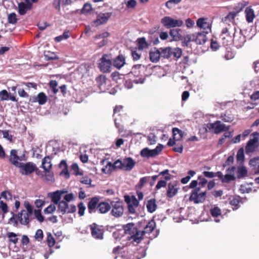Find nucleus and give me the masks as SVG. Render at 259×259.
I'll use <instances>...</instances> for the list:
<instances>
[{"label": "nucleus", "instance_id": "nucleus-1", "mask_svg": "<svg viewBox=\"0 0 259 259\" xmlns=\"http://www.w3.org/2000/svg\"><path fill=\"white\" fill-rule=\"evenodd\" d=\"M124 233L127 235V239L132 242L140 243L144 235L142 231L138 230L135 224L130 223L123 226Z\"/></svg>", "mask_w": 259, "mask_h": 259}, {"label": "nucleus", "instance_id": "nucleus-2", "mask_svg": "<svg viewBox=\"0 0 259 259\" xmlns=\"http://www.w3.org/2000/svg\"><path fill=\"white\" fill-rule=\"evenodd\" d=\"M124 200L127 204L128 213L137 216L138 214L136 212V209L139 205V200L135 196H130L128 195L124 196Z\"/></svg>", "mask_w": 259, "mask_h": 259}, {"label": "nucleus", "instance_id": "nucleus-3", "mask_svg": "<svg viewBox=\"0 0 259 259\" xmlns=\"http://www.w3.org/2000/svg\"><path fill=\"white\" fill-rule=\"evenodd\" d=\"M111 214L112 216L115 218L121 217L124 212L123 202L119 200L111 201Z\"/></svg>", "mask_w": 259, "mask_h": 259}, {"label": "nucleus", "instance_id": "nucleus-4", "mask_svg": "<svg viewBox=\"0 0 259 259\" xmlns=\"http://www.w3.org/2000/svg\"><path fill=\"white\" fill-rule=\"evenodd\" d=\"M200 190V188H195V189L191 192L189 197V200L190 201H193L195 204L203 203L205 201L206 192L205 191L198 194Z\"/></svg>", "mask_w": 259, "mask_h": 259}, {"label": "nucleus", "instance_id": "nucleus-5", "mask_svg": "<svg viewBox=\"0 0 259 259\" xmlns=\"http://www.w3.org/2000/svg\"><path fill=\"white\" fill-rule=\"evenodd\" d=\"M107 54H104L100 59L98 67L100 70L103 73H109L111 71L112 67V60L108 58Z\"/></svg>", "mask_w": 259, "mask_h": 259}, {"label": "nucleus", "instance_id": "nucleus-6", "mask_svg": "<svg viewBox=\"0 0 259 259\" xmlns=\"http://www.w3.org/2000/svg\"><path fill=\"white\" fill-rule=\"evenodd\" d=\"M161 23L167 28L171 27H180L183 22L181 20L174 19L169 16L164 17L161 20Z\"/></svg>", "mask_w": 259, "mask_h": 259}, {"label": "nucleus", "instance_id": "nucleus-7", "mask_svg": "<svg viewBox=\"0 0 259 259\" xmlns=\"http://www.w3.org/2000/svg\"><path fill=\"white\" fill-rule=\"evenodd\" d=\"M18 167L21 169L20 172L23 175H29L36 169V165L32 162H28L26 163H20Z\"/></svg>", "mask_w": 259, "mask_h": 259}, {"label": "nucleus", "instance_id": "nucleus-8", "mask_svg": "<svg viewBox=\"0 0 259 259\" xmlns=\"http://www.w3.org/2000/svg\"><path fill=\"white\" fill-rule=\"evenodd\" d=\"M91 231L92 236L97 239H102L103 238L104 230L102 226H100L96 223H93L90 225Z\"/></svg>", "mask_w": 259, "mask_h": 259}, {"label": "nucleus", "instance_id": "nucleus-9", "mask_svg": "<svg viewBox=\"0 0 259 259\" xmlns=\"http://www.w3.org/2000/svg\"><path fill=\"white\" fill-rule=\"evenodd\" d=\"M233 43L237 48H241L245 41V37L241 32L235 31L233 33Z\"/></svg>", "mask_w": 259, "mask_h": 259}, {"label": "nucleus", "instance_id": "nucleus-10", "mask_svg": "<svg viewBox=\"0 0 259 259\" xmlns=\"http://www.w3.org/2000/svg\"><path fill=\"white\" fill-rule=\"evenodd\" d=\"M111 16V13H101L97 15V18L93 21V23L96 26L104 24L107 22Z\"/></svg>", "mask_w": 259, "mask_h": 259}, {"label": "nucleus", "instance_id": "nucleus-11", "mask_svg": "<svg viewBox=\"0 0 259 259\" xmlns=\"http://www.w3.org/2000/svg\"><path fill=\"white\" fill-rule=\"evenodd\" d=\"M206 126L210 132L215 134L223 132L225 128V125L222 124L220 121H217L214 123H208Z\"/></svg>", "mask_w": 259, "mask_h": 259}, {"label": "nucleus", "instance_id": "nucleus-12", "mask_svg": "<svg viewBox=\"0 0 259 259\" xmlns=\"http://www.w3.org/2000/svg\"><path fill=\"white\" fill-rule=\"evenodd\" d=\"M32 216L26 212L25 210H22L18 213V219L20 223L22 225L28 226L31 221Z\"/></svg>", "mask_w": 259, "mask_h": 259}, {"label": "nucleus", "instance_id": "nucleus-13", "mask_svg": "<svg viewBox=\"0 0 259 259\" xmlns=\"http://www.w3.org/2000/svg\"><path fill=\"white\" fill-rule=\"evenodd\" d=\"M149 60L154 63H156L159 61L160 59V50L156 47L151 48L149 52Z\"/></svg>", "mask_w": 259, "mask_h": 259}, {"label": "nucleus", "instance_id": "nucleus-14", "mask_svg": "<svg viewBox=\"0 0 259 259\" xmlns=\"http://www.w3.org/2000/svg\"><path fill=\"white\" fill-rule=\"evenodd\" d=\"M178 183L177 182H170L168 184V188L166 192V196L168 198H172L178 191Z\"/></svg>", "mask_w": 259, "mask_h": 259}, {"label": "nucleus", "instance_id": "nucleus-15", "mask_svg": "<svg viewBox=\"0 0 259 259\" xmlns=\"http://www.w3.org/2000/svg\"><path fill=\"white\" fill-rule=\"evenodd\" d=\"M100 203L99 198L97 196L92 197L88 204V211L90 213L95 212Z\"/></svg>", "mask_w": 259, "mask_h": 259}, {"label": "nucleus", "instance_id": "nucleus-16", "mask_svg": "<svg viewBox=\"0 0 259 259\" xmlns=\"http://www.w3.org/2000/svg\"><path fill=\"white\" fill-rule=\"evenodd\" d=\"M58 204V211H59L62 214L66 213H72L75 212L76 210V208L75 205L71 204L70 210H66L65 209V206H66V202L64 200L61 201Z\"/></svg>", "mask_w": 259, "mask_h": 259}, {"label": "nucleus", "instance_id": "nucleus-17", "mask_svg": "<svg viewBox=\"0 0 259 259\" xmlns=\"http://www.w3.org/2000/svg\"><path fill=\"white\" fill-rule=\"evenodd\" d=\"M258 142V138L254 137L253 139H250L245 147V152L247 154L253 152L257 146L256 144Z\"/></svg>", "mask_w": 259, "mask_h": 259}, {"label": "nucleus", "instance_id": "nucleus-18", "mask_svg": "<svg viewBox=\"0 0 259 259\" xmlns=\"http://www.w3.org/2000/svg\"><path fill=\"white\" fill-rule=\"evenodd\" d=\"M193 41H195L197 45L204 44L207 39L205 32H198L192 34Z\"/></svg>", "mask_w": 259, "mask_h": 259}, {"label": "nucleus", "instance_id": "nucleus-19", "mask_svg": "<svg viewBox=\"0 0 259 259\" xmlns=\"http://www.w3.org/2000/svg\"><path fill=\"white\" fill-rule=\"evenodd\" d=\"M112 63L114 67L120 69L125 64V57L122 54H119L113 60Z\"/></svg>", "mask_w": 259, "mask_h": 259}, {"label": "nucleus", "instance_id": "nucleus-20", "mask_svg": "<svg viewBox=\"0 0 259 259\" xmlns=\"http://www.w3.org/2000/svg\"><path fill=\"white\" fill-rule=\"evenodd\" d=\"M19 160H20V159L17 154V151L15 149L11 150L9 157L10 162L15 166L18 167L20 164V163L19 162Z\"/></svg>", "mask_w": 259, "mask_h": 259}, {"label": "nucleus", "instance_id": "nucleus-21", "mask_svg": "<svg viewBox=\"0 0 259 259\" xmlns=\"http://www.w3.org/2000/svg\"><path fill=\"white\" fill-rule=\"evenodd\" d=\"M111 209V203L105 201L100 202L97 207V211L102 214L108 212Z\"/></svg>", "mask_w": 259, "mask_h": 259}, {"label": "nucleus", "instance_id": "nucleus-22", "mask_svg": "<svg viewBox=\"0 0 259 259\" xmlns=\"http://www.w3.org/2000/svg\"><path fill=\"white\" fill-rule=\"evenodd\" d=\"M244 5L242 3H238L234 7V11L230 12L228 14V19H233L237 14L242 10Z\"/></svg>", "mask_w": 259, "mask_h": 259}, {"label": "nucleus", "instance_id": "nucleus-23", "mask_svg": "<svg viewBox=\"0 0 259 259\" xmlns=\"http://www.w3.org/2000/svg\"><path fill=\"white\" fill-rule=\"evenodd\" d=\"M41 167L44 169L45 172H49L52 167L51 163V157L50 156H46L42 160Z\"/></svg>", "mask_w": 259, "mask_h": 259}, {"label": "nucleus", "instance_id": "nucleus-24", "mask_svg": "<svg viewBox=\"0 0 259 259\" xmlns=\"http://www.w3.org/2000/svg\"><path fill=\"white\" fill-rule=\"evenodd\" d=\"M124 170L130 171L135 166L136 162L131 157H127L123 161Z\"/></svg>", "mask_w": 259, "mask_h": 259}, {"label": "nucleus", "instance_id": "nucleus-25", "mask_svg": "<svg viewBox=\"0 0 259 259\" xmlns=\"http://www.w3.org/2000/svg\"><path fill=\"white\" fill-rule=\"evenodd\" d=\"M65 191L57 190L51 193V197L52 201L55 204H57L60 202L61 196L63 194L66 193Z\"/></svg>", "mask_w": 259, "mask_h": 259}, {"label": "nucleus", "instance_id": "nucleus-26", "mask_svg": "<svg viewBox=\"0 0 259 259\" xmlns=\"http://www.w3.org/2000/svg\"><path fill=\"white\" fill-rule=\"evenodd\" d=\"M156 227V223L154 219H152L148 222L144 227V230L142 231L144 234L146 233L149 234L153 232Z\"/></svg>", "mask_w": 259, "mask_h": 259}, {"label": "nucleus", "instance_id": "nucleus-27", "mask_svg": "<svg viewBox=\"0 0 259 259\" xmlns=\"http://www.w3.org/2000/svg\"><path fill=\"white\" fill-rule=\"evenodd\" d=\"M146 207L147 211L149 212H154L156 210L157 207L156 200L154 198H152L148 200L146 203Z\"/></svg>", "mask_w": 259, "mask_h": 259}, {"label": "nucleus", "instance_id": "nucleus-28", "mask_svg": "<svg viewBox=\"0 0 259 259\" xmlns=\"http://www.w3.org/2000/svg\"><path fill=\"white\" fill-rule=\"evenodd\" d=\"M246 20L248 23L252 22L255 18L254 10L250 7H247L245 10Z\"/></svg>", "mask_w": 259, "mask_h": 259}, {"label": "nucleus", "instance_id": "nucleus-29", "mask_svg": "<svg viewBox=\"0 0 259 259\" xmlns=\"http://www.w3.org/2000/svg\"><path fill=\"white\" fill-rule=\"evenodd\" d=\"M31 7H30V5L27 6L23 2H21L18 4V13L20 15H24L28 10H30L31 9Z\"/></svg>", "mask_w": 259, "mask_h": 259}, {"label": "nucleus", "instance_id": "nucleus-30", "mask_svg": "<svg viewBox=\"0 0 259 259\" xmlns=\"http://www.w3.org/2000/svg\"><path fill=\"white\" fill-rule=\"evenodd\" d=\"M160 58L163 59H168L171 56V48L166 47L164 48H160L159 49Z\"/></svg>", "mask_w": 259, "mask_h": 259}, {"label": "nucleus", "instance_id": "nucleus-31", "mask_svg": "<svg viewBox=\"0 0 259 259\" xmlns=\"http://www.w3.org/2000/svg\"><path fill=\"white\" fill-rule=\"evenodd\" d=\"M48 101V97L43 92L39 93L36 97H34L33 102H37L39 105L45 104Z\"/></svg>", "mask_w": 259, "mask_h": 259}, {"label": "nucleus", "instance_id": "nucleus-32", "mask_svg": "<svg viewBox=\"0 0 259 259\" xmlns=\"http://www.w3.org/2000/svg\"><path fill=\"white\" fill-rule=\"evenodd\" d=\"M248 170L244 166H239L237 167L236 174L238 179L243 178L247 176Z\"/></svg>", "mask_w": 259, "mask_h": 259}, {"label": "nucleus", "instance_id": "nucleus-33", "mask_svg": "<svg viewBox=\"0 0 259 259\" xmlns=\"http://www.w3.org/2000/svg\"><path fill=\"white\" fill-rule=\"evenodd\" d=\"M138 42V49L139 50H143L144 49H147L149 45L147 42L146 38L144 37L139 38L137 39Z\"/></svg>", "mask_w": 259, "mask_h": 259}, {"label": "nucleus", "instance_id": "nucleus-34", "mask_svg": "<svg viewBox=\"0 0 259 259\" xmlns=\"http://www.w3.org/2000/svg\"><path fill=\"white\" fill-rule=\"evenodd\" d=\"M155 151L149 149L148 148H145L143 149L140 152L141 156L143 157H154V154Z\"/></svg>", "mask_w": 259, "mask_h": 259}, {"label": "nucleus", "instance_id": "nucleus-35", "mask_svg": "<svg viewBox=\"0 0 259 259\" xmlns=\"http://www.w3.org/2000/svg\"><path fill=\"white\" fill-rule=\"evenodd\" d=\"M181 30L179 28L171 29L169 32L170 36L174 40H179L181 39L182 35L180 33Z\"/></svg>", "mask_w": 259, "mask_h": 259}, {"label": "nucleus", "instance_id": "nucleus-36", "mask_svg": "<svg viewBox=\"0 0 259 259\" xmlns=\"http://www.w3.org/2000/svg\"><path fill=\"white\" fill-rule=\"evenodd\" d=\"M173 138L175 140L180 141L183 136V132L177 127H174L172 128Z\"/></svg>", "mask_w": 259, "mask_h": 259}, {"label": "nucleus", "instance_id": "nucleus-37", "mask_svg": "<svg viewBox=\"0 0 259 259\" xmlns=\"http://www.w3.org/2000/svg\"><path fill=\"white\" fill-rule=\"evenodd\" d=\"M45 59L47 61L56 60L59 59L58 56L54 52L50 51H45L44 52Z\"/></svg>", "mask_w": 259, "mask_h": 259}, {"label": "nucleus", "instance_id": "nucleus-38", "mask_svg": "<svg viewBox=\"0 0 259 259\" xmlns=\"http://www.w3.org/2000/svg\"><path fill=\"white\" fill-rule=\"evenodd\" d=\"M93 11V9L91 4L87 3L84 4L83 8L81 10V14L87 15Z\"/></svg>", "mask_w": 259, "mask_h": 259}, {"label": "nucleus", "instance_id": "nucleus-39", "mask_svg": "<svg viewBox=\"0 0 259 259\" xmlns=\"http://www.w3.org/2000/svg\"><path fill=\"white\" fill-rule=\"evenodd\" d=\"M241 201V198L239 196L233 197L230 201V204L234 206L233 207V210H236L239 207V204Z\"/></svg>", "mask_w": 259, "mask_h": 259}, {"label": "nucleus", "instance_id": "nucleus-40", "mask_svg": "<svg viewBox=\"0 0 259 259\" xmlns=\"http://www.w3.org/2000/svg\"><path fill=\"white\" fill-rule=\"evenodd\" d=\"M7 236L9 238V240L10 242L13 243L14 244H17L18 241V238H17V235L14 232H8L7 233Z\"/></svg>", "mask_w": 259, "mask_h": 259}, {"label": "nucleus", "instance_id": "nucleus-41", "mask_svg": "<svg viewBox=\"0 0 259 259\" xmlns=\"http://www.w3.org/2000/svg\"><path fill=\"white\" fill-rule=\"evenodd\" d=\"M150 177H144L140 179L139 183L136 185V188L139 189H141L144 185L148 183L149 181Z\"/></svg>", "mask_w": 259, "mask_h": 259}, {"label": "nucleus", "instance_id": "nucleus-42", "mask_svg": "<svg viewBox=\"0 0 259 259\" xmlns=\"http://www.w3.org/2000/svg\"><path fill=\"white\" fill-rule=\"evenodd\" d=\"M113 170L112 163L108 161L106 166L102 168V171L106 174H110Z\"/></svg>", "mask_w": 259, "mask_h": 259}, {"label": "nucleus", "instance_id": "nucleus-43", "mask_svg": "<svg viewBox=\"0 0 259 259\" xmlns=\"http://www.w3.org/2000/svg\"><path fill=\"white\" fill-rule=\"evenodd\" d=\"M196 172L195 171L190 170L188 172V176L186 177L182 178L181 180V182L182 184H187L189 180H190L191 178L194 176L195 175Z\"/></svg>", "mask_w": 259, "mask_h": 259}, {"label": "nucleus", "instance_id": "nucleus-44", "mask_svg": "<svg viewBox=\"0 0 259 259\" xmlns=\"http://www.w3.org/2000/svg\"><path fill=\"white\" fill-rule=\"evenodd\" d=\"M182 55V50L181 49L179 48H174V49H171V55H173L176 60L180 58Z\"/></svg>", "mask_w": 259, "mask_h": 259}, {"label": "nucleus", "instance_id": "nucleus-45", "mask_svg": "<svg viewBox=\"0 0 259 259\" xmlns=\"http://www.w3.org/2000/svg\"><path fill=\"white\" fill-rule=\"evenodd\" d=\"M141 67V65L140 64L134 65L133 67L132 70L130 72V73L133 74L135 76H139L140 74V69Z\"/></svg>", "mask_w": 259, "mask_h": 259}, {"label": "nucleus", "instance_id": "nucleus-46", "mask_svg": "<svg viewBox=\"0 0 259 259\" xmlns=\"http://www.w3.org/2000/svg\"><path fill=\"white\" fill-rule=\"evenodd\" d=\"M182 0H168L165 3V6L168 9H171L174 6L179 4Z\"/></svg>", "mask_w": 259, "mask_h": 259}, {"label": "nucleus", "instance_id": "nucleus-47", "mask_svg": "<svg viewBox=\"0 0 259 259\" xmlns=\"http://www.w3.org/2000/svg\"><path fill=\"white\" fill-rule=\"evenodd\" d=\"M210 212L211 215L213 217H217L221 214V209L218 206H215L210 209Z\"/></svg>", "mask_w": 259, "mask_h": 259}, {"label": "nucleus", "instance_id": "nucleus-48", "mask_svg": "<svg viewBox=\"0 0 259 259\" xmlns=\"http://www.w3.org/2000/svg\"><path fill=\"white\" fill-rule=\"evenodd\" d=\"M45 180L48 182L53 183L55 181V178L53 172H51L50 171L47 172H45Z\"/></svg>", "mask_w": 259, "mask_h": 259}, {"label": "nucleus", "instance_id": "nucleus-49", "mask_svg": "<svg viewBox=\"0 0 259 259\" xmlns=\"http://www.w3.org/2000/svg\"><path fill=\"white\" fill-rule=\"evenodd\" d=\"M123 162L118 159L112 163L113 169H124Z\"/></svg>", "mask_w": 259, "mask_h": 259}, {"label": "nucleus", "instance_id": "nucleus-50", "mask_svg": "<svg viewBox=\"0 0 259 259\" xmlns=\"http://www.w3.org/2000/svg\"><path fill=\"white\" fill-rule=\"evenodd\" d=\"M11 213L12 214V217L9 219V223H12L13 224V226L14 227H17L18 225V214H16L13 212H12Z\"/></svg>", "mask_w": 259, "mask_h": 259}, {"label": "nucleus", "instance_id": "nucleus-51", "mask_svg": "<svg viewBox=\"0 0 259 259\" xmlns=\"http://www.w3.org/2000/svg\"><path fill=\"white\" fill-rule=\"evenodd\" d=\"M96 81L99 86H101L105 84L106 81V77L104 75H100L96 77Z\"/></svg>", "mask_w": 259, "mask_h": 259}, {"label": "nucleus", "instance_id": "nucleus-52", "mask_svg": "<svg viewBox=\"0 0 259 259\" xmlns=\"http://www.w3.org/2000/svg\"><path fill=\"white\" fill-rule=\"evenodd\" d=\"M8 22L9 23L15 24L17 22L16 14L15 13H12L8 15Z\"/></svg>", "mask_w": 259, "mask_h": 259}, {"label": "nucleus", "instance_id": "nucleus-53", "mask_svg": "<svg viewBox=\"0 0 259 259\" xmlns=\"http://www.w3.org/2000/svg\"><path fill=\"white\" fill-rule=\"evenodd\" d=\"M50 87L52 89L54 94H56L58 92V89H57L58 85L57 81L55 80H52L49 83Z\"/></svg>", "mask_w": 259, "mask_h": 259}, {"label": "nucleus", "instance_id": "nucleus-54", "mask_svg": "<svg viewBox=\"0 0 259 259\" xmlns=\"http://www.w3.org/2000/svg\"><path fill=\"white\" fill-rule=\"evenodd\" d=\"M24 206L26 209V212L32 216L33 211V206L28 201L24 202Z\"/></svg>", "mask_w": 259, "mask_h": 259}, {"label": "nucleus", "instance_id": "nucleus-55", "mask_svg": "<svg viewBox=\"0 0 259 259\" xmlns=\"http://www.w3.org/2000/svg\"><path fill=\"white\" fill-rule=\"evenodd\" d=\"M55 240L51 233H49L47 236V243L50 247H52L55 244Z\"/></svg>", "mask_w": 259, "mask_h": 259}, {"label": "nucleus", "instance_id": "nucleus-56", "mask_svg": "<svg viewBox=\"0 0 259 259\" xmlns=\"http://www.w3.org/2000/svg\"><path fill=\"white\" fill-rule=\"evenodd\" d=\"M71 170L76 175H81L82 174L79 171V167L77 163H74L71 166Z\"/></svg>", "mask_w": 259, "mask_h": 259}, {"label": "nucleus", "instance_id": "nucleus-57", "mask_svg": "<svg viewBox=\"0 0 259 259\" xmlns=\"http://www.w3.org/2000/svg\"><path fill=\"white\" fill-rule=\"evenodd\" d=\"M34 213L36 218L39 222L41 223L44 221V218L41 213V209H35Z\"/></svg>", "mask_w": 259, "mask_h": 259}, {"label": "nucleus", "instance_id": "nucleus-58", "mask_svg": "<svg viewBox=\"0 0 259 259\" xmlns=\"http://www.w3.org/2000/svg\"><path fill=\"white\" fill-rule=\"evenodd\" d=\"M1 196L6 200H11L12 198V195L10 191H4L1 193Z\"/></svg>", "mask_w": 259, "mask_h": 259}, {"label": "nucleus", "instance_id": "nucleus-59", "mask_svg": "<svg viewBox=\"0 0 259 259\" xmlns=\"http://www.w3.org/2000/svg\"><path fill=\"white\" fill-rule=\"evenodd\" d=\"M9 98V94L6 90H3L0 92V98L1 101L8 100Z\"/></svg>", "mask_w": 259, "mask_h": 259}, {"label": "nucleus", "instance_id": "nucleus-60", "mask_svg": "<svg viewBox=\"0 0 259 259\" xmlns=\"http://www.w3.org/2000/svg\"><path fill=\"white\" fill-rule=\"evenodd\" d=\"M120 115L119 114H117L118 117H115L114 118V123L115 126L119 130L122 128V127H123Z\"/></svg>", "mask_w": 259, "mask_h": 259}, {"label": "nucleus", "instance_id": "nucleus-61", "mask_svg": "<svg viewBox=\"0 0 259 259\" xmlns=\"http://www.w3.org/2000/svg\"><path fill=\"white\" fill-rule=\"evenodd\" d=\"M147 139L150 145L155 144L156 142V137L153 133H150Z\"/></svg>", "mask_w": 259, "mask_h": 259}, {"label": "nucleus", "instance_id": "nucleus-62", "mask_svg": "<svg viewBox=\"0 0 259 259\" xmlns=\"http://www.w3.org/2000/svg\"><path fill=\"white\" fill-rule=\"evenodd\" d=\"M237 159L238 161H242L244 158V150L242 148L240 149L237 153Z\"/></svg>", "mask_w": 259, "mask_h": 259}, {"label": "nucleus", "instance_id": "nucleus-63", "mask_svg": "<svg viewBox=\"0 0 259 259\" xmlns=\"http://www.w3.org/2000/svg\"><path fill=\"white\" fill-rule=\"evenodd\" d=\"M78 214L80 216H82L84 214V210L85 209V207L84 205L83 202H80L78 204Z\"/></svg>", "mask_w": 259, "mask_h": 259}, {"label": "nucleus", "instance_id": "nucleus-64", "mask_svg": "<svg viewBox=\"0 0 259 259\" xmlns=\"http://www.w3.org/2000/svg\"><path fill=\"white\" fill-rule=\"evenodd\" d=\"M249 164L251 166H257L259 164V158L254 157L249 160Z\"/></svg>", "mask_w": 259, "mask_h": 259}]
</instances>
